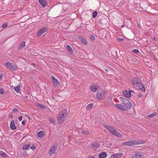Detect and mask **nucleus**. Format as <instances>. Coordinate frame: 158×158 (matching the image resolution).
Returning <instances> with one entry per match:
<instances>
[{"instance_id": "nucleus-34", "label": "nucleus", "mask_w": 158, "mask_h": 158, "mask_svg": "<svg viewBox=\"0 0 158 158\" xmlns=\"http://www.w3.org/2000/svg\"><path fill=\"white\" fill-rule=\"evenodd\" d=\"M0 154L4 157H6L7 156V154L6 153L3 152L2 153H1Z\"/></svg>"}, {"instance_id": "nucleus-42", "label": "nucleus", "mask_w": 158, "mask_h": 158, "mask_svg": "<svg viewBox=\"0 0 158 158\" xmlns=\"http://www.w3.org/2000/svg\"><path fill=\"white\" fill-rule=\"evenodd\" d=\"M19 119L20 121H21L22 120V116H20Z\"/></svg>"}, {"instance_id": "nucleus-44", "label": "nucleus", "mask_w": 158, "mask_h": 158, "mask_svg": "<svg viewBox=\"0 0 158 158\" xmlns=\"http://www.w3.org/2000/svg\"><path fill=\"white\" fill-rule=\"evenodd\" d=\"M22 123L24 125L25 124V121L24 120H23L22 122Z\"/></svg>"}, {"instance_id": "nucleus-28", "label": "nucleus", "mask_w": 158, "mask_h": 158, "mask_svg": "<svg viewBox=\"0 0 158 158\" xmlns=\"http://www.w3.org/2000/svg\"><path fill=\"white\" fill-rule=\"evenodd\" d=\"M14 89L17 92H18L20 90V85H18L16 87H14Z\"/></svg>"}, {"instance_id": "nucleus-7", "label": "nucleus", "mask_w": 158, "mask_h": 158, "mask_svg": "<svg viewBox=\"0 0 158 158\" xmlns=\"http://www.w3.org/2000/svg\"><path fill=\"white\" fill-rule=\"evenodd\" d=\"M47 30V28L46 27H43L42 28L38 31L37 35L38 36H41L44 33H45Z\"/></svg>"}, {"instance_id": "nucleus-2", "label": "nucleus", "mask_w": 158, "mask_h": 158, "mask_svg": "<svg viewBox=\"0 0 158 158\" xmlns=\"http://www.w3.org/2000/svg\"><path fill=\"white\" fill-rule=\"evenodd\" d=\"M137 139L132 140L122 143V145L126 146H133L135 145L141 144L143 143Z\"/></svg>"}, {"instance_id": "nucleus-5", "label": "nucleus", "mask_w": 158, "mask_h": 158, "mask_svg": "<svg viewBox=\"0 0 158 158\" xmlns=\"http://www.w3.org/2000/svg\"><path fill=\"white\" fill-rule=\"evenodd\" d=\"M132 92H133V91L131 90H125L123 91V94L127 98H130L131 96Z\"/></svg>"}, {"instance_id": "nucleus-6", "label": "nucleus", "mask_w": 158, "mask_h": 158, "mask_svg": "<svg viewBox=\"0 0 158 158\" xmlns=\"http://www.w3.org/2000/svg\"><path fill=\"white\" fill-rule=\"evenodd\" d=\"M51 77L52 79L53 86L55 87H56L60 84V82L53 76H51Z\"/></svg>"}, {"instance_id": "nucleus-17", "label": "nucleus", "mask_w": 158, "mask_h": 158, "mask_svg": "<svg viewBox=\"0 0 158 158\" xmlns=\"http://www.w3.org/2000/svg\"><path fill=\"white\" fill-rule=\"evenodd\" d=\"M10 128L13 130H15L16 129L14 120L12 121L10 124Z\"/></svg>"}, {"instance_id": "nucleus-20", "label": "nucleus", "mask_w": 158, "mask_h": 158, "mask_svg": "<svg viewBox=\"0 0 158 158\" xmlns=\"http://www.w3.org/2000/svg\"><path fill=\"white\" fill-rule=\"evenodd\" d=\"M126 107L127 108H131L132 106V105L131 103L128 101H127V102L126 103H125L124 104Z\"/></svg>"}, {"instance_id": "nucleus-19", "label": "nucleus", "mask_w": 158, "mask_h": 158, "mask_svg": "<svg viewBox=\"0 0 158 158\" xmlns=\"http://www.w3.org/2000/svg\"><path fill=\"white\" fill-rule=\"evenodd\" d=\"M134 157L135 158H143L142 154L139 152L136 153Z\"/></svg>"}, {"instance_id": "nucleus-23", "label": "nucleus", "mask_w": 158, "mask_h": 158, "mask_svg": "<svg viewBox=\"0 0 158 158\" xmlns=\"http://www.w3.org/2000/svg\"><path fill=\"white\" fill-rule=\"evenodd\" d=\"M30 145L28 144H25L23 147V150H27L29 149Z\"/></svg>"}, {"instance_id": "nucleus-43", "label": "nucleus", "mask_w": 158, "mask_h": 158, "mask_svg": "<svg viewBox=\"0 0 158 158\" xmlns=\"http://www.w3.org/2000/svg\"><path fill=\"white\" fill-rule=\"evenodd\" d=\"M30 148L31 149H33L35 148V146H32L30 147Z\"/></svg>"}, {"instance_id": "nucleus-14", "label": "nucleus", "mask_w": 158, "mask_h": 158, "mask_svg": "<svg viewBox=\"0 0 158 158\" xmlns=\"http://www.w3.org/2000/svg\"><path fill=\"white\" fill-rule=\"evenodd\" d=\"M68 111L66 109H63L60 112L59 115L65 117L67 115Z\"/></svg>"}, {"instance_id": "nucleus-30", "label": "nucleus", "mask_w": 158, "mask_h": 158, "mask_svg": "<svg viewBox=\"0 0 158 158\" xmlns=\"http://www.w3.org/2000/svg\"><path fill=\"white\" fill-rule=\"evenodd\" d=\"M37 105L39 107L42 108V109H44L45 108V107L44 106H43L40 104L37 103Z\"/></svg>"}, {"instance_id": "nucleus-16", "label": "nucleus", "mask_w": 158, "mask_h": 158, "mask_svg": "<svg viewBox=\"0 0 158 158\" xmlns=\"http://www.w3.org/2000/svg\"><path fill=\"white\" fill-rule=\"evenodd\" d=\"M38 2L43 7H44L47 5V2L45 0H38Z\"/></svg>"}, {"instance_id": "nucleus-11", "label": "nucleus", "mask_w": 158, "mask_h": 158, "mask_svg": "<svg viewBox=\"0 0 158 158\" xmlns=\"http://www.w3.org/2000/svg\"><path fill=\"white\" fill-rule=\"evenodd\" d=\"M65 120V117L64 116H62L60 115H59L58 117L57 121L58 123H63Z\"/></svg>"}, {"instance_id": "nucleus-10", "label": "nucleus", "mask_w": 158, "mask_h": 158, "mask_svg": "<svg viewBox=\"0 0 158 158\" xmlns=\"http://www.w3.org/2000/svg\"><path fill=\"white\" fill-rule=\"evenodd\" d=\"M100 88V86L97 85H93L90 87V90L93 92H95Z\"/></svg>"}, {"instance_id": "nucleus-51", "label": "nucleus", "mask_w": 158, "mask_h": 158, "mask_svg": "<svg viewBox=\"0 0 158 158\" xmlns=\"http://www.w3.org/2000/svg\"><path fill=\"white\" fill-rule=\"evenodd\" d=\"M39 158L38 157V158Z\"/></svg>"}, {"instance_id": "nucleus-31", "label": "nucleus", "mask_w": 158, "mask_h": 158, "mask_svg": "<svg viewBox=\"0 0 158 158\" xmlns=\"http://www.w3.org/2000/svg\"><path fill=\"white\" fill-rule=\"evenodd\" d=\"M93 104L90 103L86 107V109H91L92 108Z\"/></svg>"}, {"instance_id": "nucleus-45", "label": "nucleus", "mask_w": 158, "mask_h": 158, "mask_svg": "<svg viewBox=\"0 0 158 158\" xmlns=\"http://www.w3.org/2000/svg\"><path fill=\"white\" fill-rule=\"evenodd\" d=\"M2 77V74H0V80H1Z\"/></svg>"}, {"instance_id": "nucleus-32", "label": "nucleus", "mask_w": 158, "mask_h": 158, "mask_svg": "<svg viewBox=\"0 0 158 158\" xmlns=\"http://www.w3.org/2000/svg\"><path fill=\"white\" fill-rule=\"evenodd\" d=\"M115 105L117 109H122V106L120 104H116Z\"/></svg>"}, {"instance_id": "nucleus-13", "label": "nucleus", "mask_w": 158, "mask_h": 158, "mask_svg": "<svg viewBox=\"0 0 158 158\" xmlns=\"http://www.w3.org/2000/svg\"><path fill=\"white\" fill-rule=\"evenodd\" d=\"M123 153H118L116 154L112 155L110 158H113V157L114 158H118L121 157L123 156Z\"/></svg>"}, {"instance_id": "nucleus-27", "label": "nucleus", "mask_w": 158, "mask_h": 158, "mask_svg": "<svg viewBox=\"0 0 158 158\" xmlns=\"http://www.w3.org/2000/svg\"><path fill=\"white\" fill-rule=\"evenodd\" d=\"M80 40L83 44H84L85 45L86 44L87 42L85 39H84L83 38H81L80 39Z\"/></svg>"}, {"instance_id": "nucleus-8", "label": "nucleus", "mask_w": 158, "mask_h": 158, "mask_svg": "<svg viewBox=\"0 0 158 158\" xmlns=\"http://www.w3.org/2000/svg\"><path fill=\"white\" fill-rule=\"evenodd\" d=\"M100 146V144L98 142L93 143L91 145V148L94 150H96Z\"/></svg>"}, {"instance_id": "nucleus-33", "label": "nucleus", "mask_w": 158, "mask_h": 158, "mask_svg": "<svg viewBox=\"0 0 158 158\" xmlns=\"http://www.w3.org/2000/svg\"><path fill=\"white\" fill-rule=\"evenodd\" d=\"M98 15V13L96 11H94L93 13V17L95 18Z\"/></svg>"}, {"instance_id": "nucleus-9", "label": "nucleus", "mask_w": 158, "mask_h": 158, "mask_svg": "<svg viewBox=\"0 0 158 158\" xmlns=\"http://www.w3.org/2000/svg\"><path fill=\"white\" fill-rule=\"evenodd\" d=\"M140 82V79L138 78H134L132 81V83L133 85L135 87H136L139 83Z\"/></svg>"}, {"instance_id": "nucleus-15", "label": "nucleus", "mask_w": 158, "mask_h": 158, "mask_svg": "<svg viewBox=\"0 0 158 158\" xmlns=\"http://www.w3.org/2000/svg\"><path fill=\"white\" fill-rule=\"evenodd\" d=\"M57 149L56 146H53L52 147L49 152V154L50 155L53 154L55 153Z\"/></svg>"}, {"instance_id": "nucleus-25", "label": "nucleus", "mask_w": 158, "mask_h": 158, "mask_svg": "<svg viewBox=\"0 0 158 158\" xmlns=\"http://www.w3.org/2000/svg\"><path fill=\"white\" fill-rule=\"evenodd\" d=\"M25 46V42L24 41L23 42L21 43L19 45V48H24Z\"/></svg>"}, {"instance_id": "nucleus-26", "label": "nucleus", "mask_w": 158, "mask_h": 158, "mask_svg": "<svg viewBox=\"0 0 158 158\" xmlns=\"http://www.w3.org/2000/svg\"><path fill=\"white\" fill-rule=\"evenodd\" d=\"M49 121L53 125H55V120L53 118H50L49 119Z\"/></svg>"}, {"instance_id": "nucleus-37", "label": "nucleus", "mask_w": 158, "mask_h": 158, "mask_svg": "<svg viewBox=\"0 0 158 158\" xmlns=\"http://www.w3.org/2000/svg\"><path fill=\"white\" fill-rule=\"evenodd\" d=\"M82 133L85 135L87 134L88 133V131H82Z\"/></svg>"}, {"instance_id": "nucleus-38", "label": "nucleus", "mask_w": 158, "mask_h": 158, "mask_svg": "<svg viewBox=\"0 0 158 158\" xmlns=\"http://www.w3.org/2000/svg\"><path fill=\"white\" fill-rule=\"evenodd\" d=\"M7 26V24L6 23H4L2 26V28H5Z\"/></svg>"}, {"instance_id": "nucleus-40", "label": "nucleus", "mask_w": 158, "mask_h": 158, "mask_svg": "<svg viewBox=\"0 0 158 158\" xmlns=\"http://www.w3.org/2000/svg\"><path fill=\"white\" fill-rule=\"evenodd\" d=\"M117 40L120 42H121L123 40V39L121 38H118L117 39Z\"/></svg>"}, {"instance_id": "nucleus-24", "label": "nucleus", "mask_w": 158, "mask_h": 158, "mask_svg": "<svg viewBox=\"0 0 158 158\" xmlns=\"http://www.w3.org/2000/svg\"><path fill=\"white\" fill-rule=\"evenodd\" d=\"M119 100L121 102H123L124 104H125L128 101L127 99L124 98L122 97L120 98Z\"/></svg>"}, {"instance_id": "nucleus-18", "label": "nucleus", "mask_w": 158, "mask_h": 158, "mask_svg": "<svg viewBox=\"0 0 158 158\" xmlns=\"http://www.w3.org/2000/svg\"><path fill=\"white\" fill-rule=\"evenodd\" d=\"M106 156V153L104 152H102L99 154V158H105Z\"/></svg>"}, {"instance_id": "nucleus-12", "label": "nucleus", "mask_w": 158, "mask_h": 158, "mask_svg": "<svg viewBox=\"0 0 158 158\" xmlns=\"http://www.w3.org/2000/svg\"><path fill=\"white\" fill-rule=\"evenodd\" d=\"M135 87L138 89H141V90L143 91L144 92L145 91V89L142 83H140V82L139 83V84Z\"/></svg>"}, {"instance_id": "nucleus-36", "label": "nucleus", "mask_w": 158, "mask_h": 158, "mask_svg": "<svg viewBox=\"0 0 158 158\" xmlns=\"http://www.w3.org/2000/svg\"><path fill=\"white\" fill-rule=\"evenodd\" d=\"M4 93V90L2 89H0V94H2Z\"/></svg>"}, {"instance_id": "nucleus-46", "label": "nucleus", "mask_w": 158, "mask_h": 158, "mask_svg": "<svg viewBox=\"0 0 158 158\" xmlns=\"http://www.w3.org/2000/svg\"><path fill=\"white\" fill-rule=\"evenodd\" d=\"M123 110H127V109H122Z\"/></svg>"}, {"instance_id": "nucleus-35", "label": "nucleus", "mask_w": 158, "mask_h": 158, "mask_svg": "<svg viewBox=\"0 0 158 158\" xmlns=\"http://www.w3.org/2000/svg\"><path fill=\"white\" fill-rule=\"evenodd\" d=\"M133 52L134 53H139V50H138L137 49H136L133 50Z\"/></svg>"}, {"instance_id": "nucleus-1", "label": "nucleus", "mask_w": 158, "mask_h": 158, "mask_svg": "<svg viewBox=\"0 0 158 158\" xmlns=\"http://www.w3.org/2000/svg\"><path fill=\"white\" fill-rule=\"evenodd\" d=\"M103 126L110 132L113 135L119 137H122L121 134L118 132L114 128L107 125H104Z\"/></svg>"}, {"instance_id": "nucleus-50", "label": "nucleus", "mask_w": 158, "mask_h": 158, "mask_svg": "<svg viewBox=\"0 0 158 158\" xmlns=\"http://www.w3.org/2000/svg\"><path fill=\"white\" fill-rule=\"evenodd\" d=\"M11 117H12V116H10V118H11Z\"/></svg>"}, {"instance_id": "nucleus-41", "label": "nucleus", "mask_w": 158, "mask_h": 158, "mask_svg": "<svg viewBox=\"0 0 158 158\" xmlns=\"http://www.w3.org/2000/svg\"><path fill=\"white\" fill-rule=\"evenodd\" d=\"M87 158H95L94 156H90L88 157Z\"/></svg>"}, {"instance_id": "nucleus-29", "label": "nucleus", "mask_w": 158, "mask_h": 158, "mask_svg": "<svg viewBox=\"0 0 158 158\" xmlns=\"http://www.w3.org/2000/svg\"><path fill=\"white\" fill-rule=\"evenodd\" d=\"M67 48L69 52L71 53L72 52V48L69 45H68L67 46Z\"/></svg>"}, {"instance_id": "nucleus-3", "label": "nucleus", "mask_w": 158, "mask_h": 158, "mask_svg": "<svg viewBox=\"0 0 158 158\" xmlns=\"http://www.w3.org/2000/svg\"><path fill=\"white\" fill-rule=\"evenodd\" d=\"M105 92L104 90L100 89L97 92V97L98 99H103L105 97Z\"/></svg>"}, {"instance_id": "nucleus-48", "label": "nucleus", "mask_w": 158, "mask_h": 158, "mask_svg": "<svg viewBox=\"0 0 158 158\" xmlns=\"http://www.w3.org/2000/svg\"><path fill=\"white\" fill-rule=\"evenodd\" d=\"M25 97H26V98H28V97H27V96H25Z\"/></svg>"}, {"instance_id": "nucleus-49", "label": "nucleus", "mask_w": 158, "mask_h": 158, "mask_svg": "<svg viewBox=\"0 0 158 158\" xmlns=\"http://www.w3.org/2000/svg\"><path fill=\"white\" fill-rule=\"evenodd\" d=\"M11 117H12V116H10V118H11Z\"/></svg>"}, {"instance_id": "nucleus-22", "label": "nucleus", "mask_w": 158, "mask_h": 158, "mask_svg": "<svg viewBox=\"0 0 158 158\" xmlns=\"http://www.w3.org/2000/svg\"><path fill=\"white\" fill-rule=\"evenodd\" d=\"M38 135L40 138H42L44 135V132L43 131H40L38 133Z\"/></svg>"}, {"instance_id": "nucleus-39", "label": "nucleus", "mask_w": 158, "mask_h": 158, "mask_svg": "<svg viewBox=\"0 0 158 158\" xmlns=\"http://www.w3.org/2000/svg\"><path fill=\"white\" fill-rule=\"evenodd\" d=\"M90 39L91 40H95L94 36L93 35H92L90 37Z\"/></svg>"}, {"instance_id": "nucleus-4", "label": "nucleus", "mask_w": 158, "mask_h": 158, "mask_svg": "<svg viewBox=\"0 0 158 158\" xmlns=\"http://www.w3.org/2000/svg\"><path fill=\"white\" fill-rule=\"evenodd\" d=\"M5 64L6 67L10 69L15 70L17 69V67L15 65L10 62H6L5 63Z\"/></svg>"}, {"instance_id": "nucleus-21", "label": "nucleus", "mask_w": 158, "mask_h": 158, "mask_svg": "<svg viewBox=\"0 0 158 158\" xmlns=\"http://www.w3.org/2000/svg\"><path fill=\"white\" fill-rule=\"evenodd\" d=\"M157 114V113L156 112L153 113H152L149 115H148L147 116V118H151L155 116H156Z\"/></svg>"}, {"instance_id": "nucleus-47", "label": "nucleus", "mask_w": 158, "mask_h": 158, "mask_svg": "<svg viewBox=\"0 0 158 158\" xmlns=\"http://www.w3.org/2000/svg\"><path fill=\"white\" fill-rule=\"evenodd\" d=\"M105 70L106 71V72H108V70L107 69H105Z\"/></svg>"}]
</instances>
